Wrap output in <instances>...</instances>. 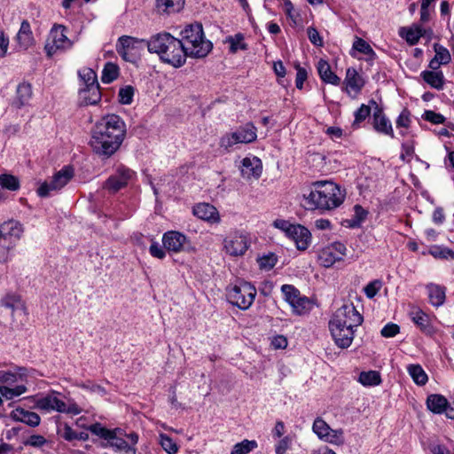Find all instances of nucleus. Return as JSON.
Instances as JSON below:
<instances>
[{"mask_svg":"<svg viewBox=\"0 0 454 454\" xmlns=\"http://www.w3.org/2000/svg\"><path fill=\"white\" fill-rule=\"evenodd\" d=\"M356 327H341L339 325H329L331 334L334 340L335 344L340 348H348L354 339Z\"/></svg>","mask_w":454,"mask_h":454,"instance_id":"obj_17","label":"nucleus"},{"mask_svg":"<svg viewBox=\"0 0 454 454\" xmlns=\"http://www.w3.org/2000/svg\"><path fill=\"white\" fill-rule=\"evenodd\" d=\"M412 321L420 328L424 333H429L431 326L429 324L428 316L419 309H416L411 312Z\"/></svg>","mask_w":454,"mask_h":454,"instance_id":"obj_33","label":"nucleus"},{"mask_svg":"<svg viewBox=\"0 0 454 454\" xmlns=\"http://www.w3.org/2000/svg\"><path fill=\"white\" fill-rule=\"evenodd\" d=\"M149 252L152 256L158 258V259H163L166 256L165 250L160 246L159 243L153 241L150 247Z\"/></svg>","mask_w":454,"mask_h":454,"instance_id":"obj_62","label":"nucleus"},{"mask_svg":"<svg viewBox=\"0 0 454 454\" xmlns=\"http://www.w3.org/2000/svg\"><path fill=\"white\" fill-rule=\"evenodd\" d=\"M239 144L234 133H229L223 136L220 139V147L223 148L226 152H230L234 145Z\"/></svg>","mask_w":454,"mask_h":454,"instance_id":"obj_51","label":"nucleus"},{"mask_svg":"<svg viewBox=\"0 0 454 454\" xmlns=\"http://www.w3.org/2000/svg\"><path fill=\"white\" fill-rule=\"evenodd\" d=\"M292 234L289 235L296 244L299 250H306L310 243L311 234L309 231L302 225L296 224L292 229Z\"/></svg>","mask_w":454,"mask_h":454,"instance_id":"obj_20","label":"nucleus"},{"mask_svg":"<svg viewBox=\"0 0 454 454\" xmlns=\"http://www.w3.org/2000/svg\"><path fill=\"white\" fill-rule=\"evenodd\" d=\"M433 454H454V449H449L443 444H436L430 447Z\"/></svg>","mask_w":454,"mask_h":454,"instance_id":"obj_64","label":"nucleus"},{"mask_svg":"<svg viewBox=\"0 0 454 454\" xmlns=\"http://www.w3.org/2000/svg\"><path fill=\"white\" fill-rule=\"evenodd\" d=\"M429 253L434 257V258H451L454 259V251L446 247H433L429 250Z\"/></svg>","mask_w":454,"mask_h":454,"instance_id":"obj_49","label":"nucleus"},{"mask_svg":"<svg viewBox=\"0 0 454 454\" xmlns=\"http://www.w3.org/2000/svg\"><path fill=\"white\" fill-rule=\"evenodd\" d=\"M0 304L2 307L11 310L13 321H16L21 325L27 321V307L20 296L15 294H7L1 300Z\"/></svg>","mask_w":454,"mask_h":454,"instance_id":"obj_14","label":"nucleus"},{"mask_svg":"<svg viewBox=\"0 0 454 454\" xmlns=\"http://www.w3.org/2000/svg\"><path fill=\"white\" fill-rule=\"evenodd\" d=\"M17 97L16 99L13 101V105L20 108L21 106L27 104L29 99L32 97V88L29 83L22 82L20 83L16 91Z\"/></svg>","mask_w":454,"mask_h":454,"instance_id":"obj_30","label":"nucleus"},{"mask_svg":"<svg viewBox=\"0 0 454 454\" xmlns=\"http://www.w3.org/2000/svg\"><path fill=\"white\" fill-rule=\"evenodd\" d=\"M125 132V124L118 115L105 116L92 129L90 145L93 152L99 156L109 158L121 146Z\"/></svg>","mask_w":454,"mask_h":454,"instance_id":"obj_1","label":"nucleus"},{"mask_svg":"<svg viewBox=\"0 0 454 454\" xmlns=\"http://www.w3.org/2000/svg\"><path fill=\"white\" fill-rule=\"evenodd\" d=\"M74 171L73 167L66 166L58 171L50 181L43 182L37 189L40 197H48L51 192H57L61 190L74 177Z\"/></svg>","mask_w":454,"mask_h":454,"instance_id":"obj_7","label":"nucleus"},{"mask_svg":"<svg viewBox=\"0 0 454 454\" xmlns=\"http://www.w3.org/2000/svg\"><path fill=\"white\" fill-rule=\"evenodd\" d=\"M162 243L164 248L168 252L180 253L195 250L188 238L184 234L176 231L165 232L162 237Z\"/></svg>","mask_w":454,"mask_h":454,"instance_id":"obj_12","label":"nucleus"},{"mask_svg":"<svg viewBox=\"0 0 454 454\" xmlns=\"http://www.w3.org/2000/svg\"><path fill=\"white\" fill-rule=\"evenodd\" d=\"M186 57L204 58L212 49L210 41L204 39L202 25L191 24L182 31V40Z\"/></svg>","mask_w":454,"mask_h":454,"instance_id":"obj_4","label":"nucleus"},{"mask_svg":"<svg viewBox=\"0 0 454 454\" xmlns=\"http://www.w3.org/2000/svg\"><path fill=\"white\" fill-rule=\"evenodd\" d=\"M317 71L320 78L328 83L338 85L340 79L332 72L331 67L325 60L320 59L317 63Z\"/></svg>","mask_w":454,"mask_h":454,"instance_id":"obj_29","label":"nucleus"},{"mask_svg":"<svg viewBox=\"0 0 454 454\" xmlns=\"http://www.w3.org/2000/svg\"><path fill=\"white\" fill-rule=\"evenodd\" d=\"M399 34L409 44L415 45L422 36V29L419 27H402Z\"/></svg>","mask_w":454,"mask_h":454,"instance_id":"obj_34","label":"nucleus"},{"mask_svg":"<svg viewBox=\"0 0 454 454\" xmlns=\"http://www.w3.org/2000/svg\"><path fill=\"white\" fill-rule=\"evenodd\" d=\"M296 78H295V85L298 89L301 90L303 88V83L307 80V71L305 68L300 67V65L296 66Z\"/></svg>","mask_w":454,"mask_h":454,"instance_id":"obj_61","label":"nucleus"},{"mask_svg":"<svg viewBox=\"0 0 454 454\" xmlns=\"http://www.w3.org/2000/svg\"><path fill=\"white\" fill-rule=\"evenodd\" d=\"M160 445L168 454H176L178 447L176 443L167 434H160Z\"/></svg>","mask_w":454,"mask_h":454,"instance_id":"obj_48","label":"nucleus"},{"mask_svg":"<svg viewBox=\"0 0 454 454\" xmlns=\"http://www.w3.org/2000/svg\"><path fill=\"white\" fill-rule=\"evenodd\" d=\"M233 133L239 143H252L257 137L256 128L252 123H247Z\"/></svg>","mask_w":454,"mask_h":454,"instance_id":"obj_28","label":"nucleus"},{"mask_svg":"<svg viewBox=\"0 0 454 454\" xmlns=\"http://www.w3.org/2000/svg\"><path fill=\"white\" fill-rule=\"evenodd\" d=\"M332 444L340 446L344 443V432L342 429H331L327 436L324 440Z\"/></svg>","mask_w":454,"mask_h":454,"instance_id":"obj_45","label":"nucleus"},{"mask_svg":"<svg viewBox=\"0 0 454 454\" xmlns=\"http://www.w3.org/2000/svg\"><path fill=\"white\" fill-rule=\"evenodd\" d=\"M193 215L198 218L210 222L218 223L220 221L219 213L213 205L208 203H199L193 207Z\"/></svg>","mask_w":454,"mask_h":454,"instance_id":"obj_19","label":"nucleus"},{"mask_svg":"<svg viewBox=\"0 0 454 454\" xmlns=\"http://www.w3.org/2000/svg\"><path fill=\"white\" fill-rule=\"evenodd\" d=\"M256 294V288L253 285L242 281L228 289L227 297L232 305L246 310L253 304Z\"/></svg>","mask_w":454,"mask_h":454,"instance_id":"obj_6","label":"nucleus"},{"mask_svg":"<svg viewBox=\"0 0 454 454\" xmlns=\"http://www.w3.org/2000/svg\"><path fill=\"white\" fill-rule=\"evenodd\" d=\"M400 331L399 325L393 323L387 324L381 330V335L386 338L395 336Z\"/></svg>","mask_w":454,"mask_h":454,"instance_id":"obj_58","label":"nucleus"},{"mask_svg":"<svg viewBox=\"0 0 454 454\" xmlns=\"http://www.w3.org/2000/svg\"><path fill=\"white\" fill-rule=\"evenodd\" d=\"M359 382L364 386H377L381 382L380 374L377 371L362 372Z\"/></svg>","mask_w":454,"mask_h":454,"instance_id":"obj_36","label":"nucleus"},{"mask_svg":"<svg viewBox=\"0 0 454 454\" xmlns=\"http://www.w3.org/2000/svg\"><path fill=\"white\" fill-rule=\"evenodd\" d=\"M331 429L330 426L323 419L317 418L314 420L312 430L321 440H325Z\"/></svg>","mask_w":454,"mask_h":454,"instance_id":"obj_40","label":"nucleus"},{"mask_svg":"<svg viewBox=\"0 0 454 454\" xmlns=\"http://www.w3.org/2000/svg\"><path fill=\"white\" fill-rule=\"evenodd\" d=\"M313 190L304 200L308 208L330 211L340 207L346 197V192L338 184L331 181L312 183Z\"/></svg>","mask_w":454,"mask_h":454,"instance_id":"obj_2","label":"nucleus"},{"mask_svg":"<svg viewBox=\"0 0 454 454\" xmlns=\"http://www.w3.org/2000/svg\"><path fill=\"white\" fill-rule=\"evenodd\" d=\"M273 225L283 231L287 237L292 234V229L295 227L296 224H292L288 221L282 220V219H277L273 222Z\"/></svg>","mask_w":454,"mask_h":454,"instance_id":"obj_56","label":"nucleus"},{"mask_svg":"<svg viewBox=\"0 0 454 454\" xmlns=\"http://www.w3.org/2000/svg\"><path fill=\"white\" fill-rule=\"evenodd\" d=\"M107 443L106 446L114 448L116 450H122L125 452L132 451L135 453L136 450L130 446L124 439L117 435L116 430H112L111 434L106 439Z\"/></svg>","mask_w":454,"mask_h":454,"instance_id":"obj_31","label":"nucleus"},{"mask_svg":"<svg viewBox=\"0 0 454 454\" xmlns=\"http://www.w3.org/2000/svg\"><path fill=\"white\" fill-rule=\"evenodd\" d=\"M146 42L147 40L145 39H138L137 37L122 35L118 39L116 46L121 49H125L127 51H132L136 49L137 43H144L146 45Z\"/></svg>","mask_w":454,"mask_h":454,"instance_id":"obj_37","label":"nucleus"},{"mask_svg":"<svg viewBox=\"0 0 454 454\" xmlns=\"http://www.w3.org/2000/svg\"><path fill=\"white\" fill-rule=\"evenodd\" d=\"M11 417L15 421L23 422L32 427L39 426L41 422V418L37 413L26 411L23 408H17L12 411Z\"/></svg>","mask_w":454,"mask_h":454,"instance_id":"obj_22","label":"nucleus"},{"mask_svg":"<svg viewBox=\"0 0 454 454\" xmlns=\"http://www.w3.org/2000/svg\"><path fill=\"white\" fill-rule=\"evenodd\" d=\"M151 53H156L160 59L175 67H182L186 60L183 42L168 32H161L153 35L146 42Z\"/></svg>","mask_w":454,"mask_h":454,"instance_id":"obj_3","label":"nucleus"},{"mask_svg":"<svg viewBox=\"0 0 454 454\" xmlns=\"http://www.w3.org/2000/svg\"><path fill=\"white\" fill-rule=\"evenodd\" d=\"M427 408L434 413H444L447 418L454 419V407L450 406L447 399L441 395H431L427 400Z\"/></svg>","mask_w":454,"mask_h":454,"instance_id":"obj_18","label":"nucleus"},{"mask_svg":"<svg viewBox=\"0 0 454 454\" xmlns=\"http://www.w3.org/2000/svg\"><path fill=\"white\" fill-rule=\"evenodd\" d=\"M156 2L158 7L164 5V11L168 12H179L184 4V0H156Z\"/></svg>","mask_w":454,"mask_h":454,"instance_id":"obj_43","label":"nucleus"},{"mask_svg":"<svg viewBox=\"0 0 454 454\" xmlns=\"http://www.w3.org/2000/svg\"><path fill=\"white\" fill-rule=\"evenodd\" d=\"M363 322V317L352 303L344 304L333 314L329 325H339L341 327H357Z\"/></svg>","mask_w":454,"mask_h":454,"instance_id":"obj_8","label":"nucleus"},{"mask_svg":"<svg viewBox=\"0 0 454 454\" xmlns=\"http://www.w3.org/2000/svg\"><path fill=\"white\" fill-rule=\"evenodd\" d=\"M353 49L368 56H374L375 52L371 45L362 38L356 37L353 43Z\"/></svg>","mask_w":454,"mask_h":454,"instance_id":"obj_46","label":"nucleus"},{"mask_svg":"<svg viewBox=\"0 0 454 454\" xmlns=\"http://www.w3.org/2000/svg\"><path fill=\"white\" fill-rule=\"evenodd\" d=\"M277 259L274 254L264 255L259 259L261 268L271 269L275 266Z\"/></svg>","mask_w":454,"mask_h":454,"instance_id":"obj_63","label":"nucleus"},{"mask_svg":"<svg viewBox=\"0 0 454 454\" xmlns=\"http://www.w3.org/2000/svg\"><path fill=\"white\" fill-rule=\"evenodd\" d=\"M249 247V239L246 233L235 231L223 239V249L231 256H241Z\"/></svg>","mask_w":454,"mask_h":454,"instance_id":"obj_11","label":"nucleus"},{"mask_svg":"<svg viewBox=\"0 0 454 454\" xmlns=\"http://www.w3.org/2000/svg\"><path fill=\"white\" fill-rule=\"evenodd\" d=\"M0 185L10 191H17L20 188V181L12 175L2 174L0 175Z\"/></svg>","mask_w":454,"mask_h":454,"instance_id":"obj_42","label":"nucleus"},{"mask_svg":"<svg viewBox=\"0 0 454 454\" xmlns=\"http://www.w3.org/2000/svg\"><path fill=\"white\" fill-rule=\"evenodd\" d=\"M89 430L102 439L106 440L110 436L112 430L102 427L99 423H95L90 426Z\"/></svg>","mask_w":454,"mask_h":454,"instance_id":"obj_54","label":"nucleus"},{"mask_svg":"<svg viewBox=\"0 0 454 454\" xmlns=\"http://www.w3.org/2000/svg\"><path fill=\"white\" fill-rule=\"evenodd\" d=\"M371 114V106L367 105H361V106L355 112V121L353 126L358 125L364 121Z\"/></svg>","mask_w":454,"mask_h":454,"instance_id":"obj_52","label":"nucleus"},{"mask_svg":"<svg viewBox=\"0 0 454 454\" xmlns=\"http://www.w3.org/2000/svg\"><path fill=\"white\" fill-rule=\"evenodd\" d=\"M434 49L435 51L434 58L440 60V63H443L444 65L448 64L451 60V56L447 48L442 46L438 43L434 45Z\"/></svg>","mask_w":454,"mask_h":454,"instance_id":"obj_47","label":"nucleus"},{"mask_svg":"<svg viewBox=\"0 0 454 454\" xmlns=\"http://www.w3.org/2000/svg\"><path fill=\"white\" fill-rule=\"evenodd\" d=\"M421 76L424 81L436 90H442L444 83V77L442 72L423 71Z\"/></svg>","mask_w":454,"mask_h":454,"instance_id":"obj_32","label":"nucleus"},{"mask_svg":"<svg viewBox=\"0 0 454 454\" xmlns=\"http://www.w3.org/2000/svg\"><path fill=\"white\" fill-rule=\"evenodd\" d=\"M80 76L84 82L85 87L89 88L92 86H99L96 73L90 68H84L81 73Z\"/></svg>","mask_w":454,"mask_h":454,"instance_id":"obj_44","label":"nucleus"},{"mask_svg":"<svg viewBox=\"0 0 454 454\" xmlns=\"http://www.w3.org/2000/svg\"><path fill=\"white\" fill-rule=\"evenodd\" d=\"M346 246L341 242H333L318 253V262L325 268H330L336 262L341 261L346 254Z\"/></svg>","mask_w":454,"mask_h":454,"instance_id":"obj_13","label":"nucleus"},{"mask_svg":"<svg viewBox=\"0 0 454 454\" xmlns=\"http://www.w3.org/2000/svg\"><path fill=\"white\" fill-rule=\"evenodd\" d=\"M134 96V88L132 86H126L119 90V101L123 105H129L132 102Z\"/></svg>","mask_w":454,"mask_h":454,"instance_id":"obj_50","label":"nucleus"},{"mask_svg":"<svg viewBox=\"0 0 454 454\" xmlns=\"http://www.w3.org/2000/svg\"><path fill=\"white\" fill-rule=\"evenodd\" d=\"M381 286H382V283L379 279L370 282L364 287L365 295L370 299L373 298L378 294L380 289L381 288Z\"/></svg>","mask_w":454,"mask_h":454,"instance_id":"obj_55","label":"nucleus"},{"mask_svg":"<svg viewBox=\"0 0 454 454\" xmlns=\"http://www.w3.org/2000/svg\"><path fill=\"white\" fill-rule=\"evenodd\" d=\"M119 75V67L117 65L107 62L103 69L101 80L104 83H110L117 79Z\"/></svg>","mask_w":454,"mask_h":454,"instance_id":"obj_38","label":"nucleus"},{"mask_svg":"<svg viewBox=\"0 0 454 454\" xmlns=\"http://www.w3.org/2000/svg\"><path fill=\"white\" fill-rule=\"evenodd\" d=\"M241 173L242 176L247 179L251 178L252 176L259 178L262 174V163L260 159L257 157H247L243 159Z\"/></svg>","mask_w":454,"mask_h":454,"instance_id":"obj_21","label":"nucleus"},{"mask_svg":"<svg viewBox=\"0 0 454 454\" xmlns=\"http://www.w3.org/2000/svg\"><path fill=\"white\" fill-rule=\"evenodd\" d=\"M281 291L284 299L292 307L294 313L302 315L311 309V302L306 296L301 295L300 291L292 285H283Z\"/></svg>","mask_w":454,"mask_h":454,"instance_id":"obj_9","label":"nucleus"},{"mask_svg":"<svg viewBox=\"0 0 454 454\" xmlns=\"http://www.w3.org/2000/svg\"><path fill=\"white\" fill-rule=\"evenodd\" d=\"M370 105L374 106V112L372 115L373 129L380 134L394 137V130L392 124L383 113L382 108H380L376 103V101L373 99L370 101Z\"/></svg>","mask_w":454,"mask_h":454,"instance_id":"obj_16","label":"nucleus"},{"mask_svg":"<svg viewBox=\"0 0 454 454\" xmlns=\"http://www.w3.org/2000/svg\"><path fill=\"white\" fill-rule=\"evenodd\" d=\"M65 31L66 27L63 25L53 26L44 46L48 56H52L58 50H67L72 47L73 42L67 38Z\"/></svg>","mask_w":454,"mask_h":454,"instance_id":"obj_10","label":"nucleus"},{"mask_svg":"<svg viewBox=\"0 0 454 454\" xmlns=\"http://www.w3.org/2000/svg\"><path fill=\"white\" fill-rule=\"evenodd\" d=\"M257 447V442L254 440H243L241 442L236 443L231 454H248Z\"/></svg>","mask_w":454,"mask_h":454,"instance_id":"obj_41","label":"nucleus"},{"mask_svg":"<svg viewBox=\"0 0 454 454\" xmlns=\"http://www.w3.org/2000/svg\"><path fill=\"white\" fill-rule=\"evenodd\" d=\"M413 153H414V143L412 141L405 142L402 145V153H401L400 157L403 160H407L408 161H410Z\"/></svg>","mask_w":454,"mask_h":454,"instance_id":"obj_57","label":"nucleus"},{"mask_svg":"<svg viewBox=\"0 0 454 454\" xmlns=\"http://www.w3.org/2000/svg\"><path fill=\"white\" fill-rule=\"evenodd\" d=\"M17 41L20 47L24 50H27L34 43V37L30 24L26 20L21 22L20 30L17 35Z\"/></svg>","mask_w":454,"mask_h":454,"instance_id":"obj_26","label":"nucleus"},{"mask_svg":"<svg viewBox=\"0 0 454 454\" xmlns=\"http://www.w3.org/2000/svg\"><path fill=\"white\" fill-rule=\"evenodd\" d=\"M409 374L418 385H425L427 375L419 364H410L407 368Z\"/></svg>","mask_w":454,"mask_h":454,"instance_id":"obj_35","label":"nucleus"},{"mask_svg":"<svg viewBox=\"0 0 454 454\" xmlns=\"http://www.w3.org/2000/svg\"><path fill=\"white\" fill-rule=\"evenodd\" d=\"M345 83L347 90L350 89L355 92H358L364 85V81L354 67H349L346 72Z\"/></svg>","mask_w":454,"mask_h":454,"instance_id":"obj_27","label":"nucleus"},{"mask_svg":"<svg viewBox=\"0 0 454 454\" xmlns=\"http://www.w3.org/2000/svg\"><path fill=\"white\" fill-rule=\"evenodd\" d=\"M242 40L243 35L240 34L236 35L234 38H230L231 52H236L239 49H247V45L242 43Z\"/></svg>","mask_w":454,"mask_h":454,"instance_id":"obj_60","label":"nucleus"},{"mask_svg":"<svg viewBox=\"0 0 454 454\" xmlns=\"http://www.w3.org/2000/svg\"><path fill=\"white\" fill-rule=\"evenodd\" d=\"M427 290L429 302L434 307H440L443 305L446 300V288L442 286L429 283L426 286Z\"/></svg>","mask_w":454,"mask_h":454,"instance_id":"obj_23","label":"nucleus"},{"mask_svg":"<svg viewBox=\"0 0 454 454\" xmlns=\"http://www.w3.org/2000/svg\"><path fill=\"white\" fill-rule=\"evenodd\" d=\"M27 391L24 385H19L15 387L8 386H0V395L7 400H12L16 396H20Z\"/></svg>","mask_w":454,"mask_h":454,"instance_id":"obj_39","label":"nucleus"},{"mask_svg":"<svg viewBox=\"0 0 454 454\" xmlns=\"http://www.w3.org/2000/svg\"><path fill=\"white\" fill-rule=\"evenodd\" d=\"M411 114L409 110L403 109L396 120L397 128H408L411 124Z\"/></svg>","mask_w":454,"mask_h":454,"instance_id":"obj_59","label":"nucleus"},{"mask_svg":"<svg viewBox=\"0 0 454 454\" xmlns=\"http://www.w3.org/2000/svg\"><path fill=\"white\" fill-rule=\"evenodd\" d=\"M422 118L433 124H442L445 121V117L438 113L432 110H427L424 112Z\"/></svg>","mask_w":454,"mask_h":454,"instance_id":"obj_53","label":"nucleus"},{"mask_svg":"<svg viewBox=\"0 0 454 454\" xmlns=\"http://www.w3.org/2000/svg\"><path fill=\"white\" fill-rule=\"evenodd\" d=\"M135 172L124 166L118 167L115 173L105 182L104 188L111 192H117L134 178Z\"/></svg>","mask_w":454,"mask_h":454,"instance_id":"obj_15","label":"nucleus"},{"mask_svg":"<svg viewBox=\"0 0 454 454\" xmlns=\"http://www.w3.org/2000/svg\"><path fill=\"white\" fill-rule=\"evenodd\" d=\"M79 99L82 106L97 105L101 99L99 86L81 89Z\"/></svg>","mask_w":454,"mask_h":454,"instance_id":"obj_24","label":"nucleus"},{"mask_svg":"<svg viewBox=\"0 0 454 454\" xmlns=\"http://www.w3.org/2000/svg\"><path fill=\"white\" fill-rule=\"evenodd\" d=\"M36 408L43 411H57L59 412L65 411V403L54 395H48L39 398L35 403Z\"/></svg>","mask_w":454,"mask_h":454,"instance_id":"obj_25","label":"nucleus"},{"mask_svg":"<svg viewBox=\"0 0 454 454\" xmlns=\"http://www.w3.org/2000/svg\"><path fill=\"white\" fill-rule=\"evenodd\" d=\"M24 231L22 224L9 220L0 224V263L8 260L10 253Z\"/></svg>","mask_w":454,"mask_h":454,"instance_id":"obj_5","label":"nucleus"}]
</instances>
